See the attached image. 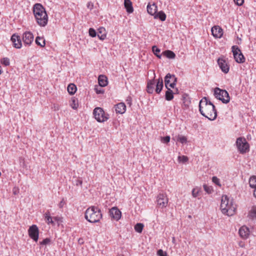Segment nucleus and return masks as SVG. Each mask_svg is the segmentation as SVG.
Instances as JSON below:
<instances>
[{"label": "nucleus", "instance_id": "1", "mask_svg": "<svg viewBox=\"0 0 256 256\" xmlns=\"http://www.w3.org/2000/svg\"><path fill=\"white\" fill-rule=\"evenodd\" d=\"M199 111L204 116L210 120H214L217 116V112L214 105L207 98L204 97L199 102Z\"/></svg>", "mask_w": 256, "mask_h": 256}, {"label": "nucleus", "instance_id": "2", "mask_svg": "<svg viewBox=\"0 0 256 256\" xmlns=\"http://www.w3.org/2000/svg\"><path fill=\"white\" fill-rule=\"evenodd\" d=\"M33 13L38 24L45 26L48 22V16L44 8L41 4L37 3L33 6Z\"/></svg>", "mask_w": 256, "mask_h": 256}, {"label": "nucleus", "instance_id": "3", "mask_svg": "<svg viewBox=\"0 0 256 256\" xmlns=\"http://www.w3.org/2000/svg\"><path fill=\"white\" fill-rule=\"evenodd\" d=\"M220 208L224 214L232 216L236 212V206L232 198L230 199L226 195H224L222 197Z\"/></svg>", "mask_w": 256, "mask_h": 256}, {"label": "nucleus", "instance_id": "4", "mask_svg": "<svg viewBox=\"0 0 256 256\" xmlns=\"http://www.w3.org/2000/svg\"><path fill=\"white\" fill-rule=\"evenodd\" d=\"M102 217V211L98 206H91L88 208L84 212L86 220L91 223L99 222Z\"/></svg>", "mask_w": 256, "mask_h": 256}, {"label": "nucleus", "instance_id": "5", "mask_svg": "<svg viewBox=\"0 0 256 256\" xmlns=\"http://www.w3.org/2000/svg\"><path fill=\"white\" fill-rule=\"evenodd\" d=\"M163 86L164 84L162 78H160L158 80L154 78L149 80L147 82V92L152 94L155 90L158 94L161 92Z\"/></svg>", "mask_w": 256, "mask_h": 256}, {"label": "nucleus", "instance_id": "6", "mask_svg": "<svg viewBox=\"0 0 256 256\" xmlns=\"http://www.w3.org/2000/svg\"><path fill=\"white\" fill-rule=\"evenodd\" d=\"M236 145L238 152L241 154H244L250 150L249 144L244 138H238L236 139Z\"/></svg>", "mask_w": 256, "mask_h": 256}, {"label": "nucleus", "instance_id": "7", "mask_svg": "<svg viewBox=\"0 0 256 256\" xmlns=\"http://www.w3.org/2000/svg\"><path fill=\"white\" fill-rule=\"evenodd\" d=\"M93 114L95 119L99 122H104L109 118V114L100 107H96L94 110Z\"/></svg>", "mask_w": 256, "mask_h": 256}, {"label": "nucleus", "instance_id": "8", "mask_svg": "<svg viewBox=\"0 0 256 256\" xmlns=\"http://www.w3.org/2000/svg\"><path fill=\"white\" fill-rule=\"evenodd\" d=\"M214 96L218 100H221L224 104H228L230 100L228 92L224 90L216 88L214 90Z\"/></svg>", "mask_w": 256, "mask_h": 256}, {"label": "nucleus", "instance_id": "9", "mask_svg": "<svg viewBox=\"0 0 256 256\" xmlns=\"http://www.w3.org/2000/svg\"><path fill=\"white\" fill-rule=\"evenodd\" d=\"M232 49L235 60L240 64L244 62L245 58L239 48L236 46H233Z\"/></svg>", "mask_w": 256, "mask_h": 256}, {"label": "nucleus", "instance_id": "10", "mask_svg": "<svg viewBox=\"0 0 256 256\" xmlns=\"http://www.w3.org/2000/svg\"><path fill=\"white\" fill-rule=\"evenodd\" d=\"M176 82L177 78L174 74H171L168 73L164 77L165 86L166 88L170 87L174 88L176 85Z\"/></svg>", "mask_w": 256, "mask_h": 256}, {"label": "nucleus", "instance_id": "11", "mask_svg": "<svg viewBox=\"0 0 256 256\" xmlns=\"http://www.w3.org/2000/svg\"><path fill=\"white\" fill-rule=\"evenodd\" d=\"M157 205L159 208H166L168 204V199L166 194H160L157 196Z\"/></svg>", "mask_w": 256, "mask_h": 256}, {"label": "nucleus", "instance_id": "12", "mask_svg": "<svg viewBox=\"0 0 256 256\" xmlns=\"http://www.w3.org/2000/svg\"><path fill=\"white\" fill-rule=\"evenodd\" d=\"M29 236L34 242H38L39 236V230L36 224H33L28 230Z\"/></svg>", "mask_w": 256, "mask_h": 256}, {"label": "nucleus", "instance_id": "13", "mask_svg": "<svg viewBox=\"0 0 256 256\" xmlns=\"http://www.w3.org/2000/svg\"><path fill=\"white\" fill-rule=\"evenodd\" d=\"M218 64L222 71L224 74L229 72L230 66L226 60L224 58H220L218 60Z\"/></svg>", "mask_w": 256, "mask_h": 256}, {"label": "nucleus", "instance_id": "14", "mask_svg": "<svg viewBox=\"0 0 256 256\" xmlns=\"http://www.w3.org/2000/svg\"><path fill=\"white\" fill-rule=\"evenodd\" d=\"M22 40L26 46H29L34 40V35L30 32H26L22 34Z\"/></svg>", "mask_w": 256, "mask_h": 256}, {"label": "nucleus", "instance_id": "15", "mask_svg": "<svg viewBox=\"0 0 256 256\" xmlns=\"http://www.w3.org/2000/svg\"><path fill=\"white\" fill-rule=\"evenodd\" d=\"M109 214L112 219L116 221L118 220L122 216L121 212L116 207H113L110 209Z\"/></svg>", "mask_w": 256, "mask_h": 256}, {"label": "nucleus", "instance_id": "16", "mask_svg": "<svg viewBox=\"0 0 256 256\" xmlns=\"http://www.w3.org/2000/svg\"><path fill=\"white\" fill-rule=\"evenodd\" d=\"M10 40L12 42L13 46L16 48H22V43L21 38L18 34H13L11 36Z\"/></svg>", "mask_w": 256, "mask_h": 256}, {"label": "nucleus", "instance_id": "17", "mask_svg": "<svg viewBox=\"0 0 256 256\" xmlns=\"http://www.w3.org/2000/svg\"><path fill=\"white\" fill-rule=\"evenodd\" d=\"M211 31L212 35L216 38H220L223 34V30L218 26H213Z\"/></svg>", "mask_w": 256, "mask_h": 256}, {"label": "nucleus", "instance_id": "18", "mask_svg": "<svg viewBox=\"0 0 256 256\" xmlns=\"http://www.w3.org/2000/svg\"><path fill=\"white\" fill-rule=\"evenodd\" d=\"M182 100V108L184 110L188 109L191 104L190 98L188 95L186 94H183Z\"/></svg>", "mask_w": 256, "mask_h": 256}, {"label": "nucleus", "instance_id": "19", "mask_svg": "<svg viewBox=\"0 0 256 256\" xmlns=\"http://www.w3.org/2000/svg\"><path fill=\"white\" fill-rule=\"evenodd\" d=\"M238 233L242 238L246 239L250 234L249 228L246 226H242L240 228Z\"/></svg>", "mask_w": 256, "mask_h": 256}, {"label": "nucleus", "instance_id": "20", "mask_svg": "<svg viewBox=\"0 0 256 256\" xmlns=\"http://www.w3.org/2000/svg\"><path fill=\"white\" fill-rule=\"evenodd\" d=\"M115 110L116 114H123L126 112V106L124 102H120L115 106Z\"/></svg>", "mask_w": 256, "mask_h": 256}, {"label": "nucleus", "instance_id": "21", "mask_svg": "<svg viewBox=\"0 0 256 256\" xmlns=\"http://www.w3.org/2000/svg\"><path fill=\"white\" fill-rule=\"evenodd\" d=\"M158 6L155 3L152 4H148L147 6L148 12L152 16H154L157 12Z\"/></svg>", "mask_w": 256, "mask_h": 256}, {"label": "nucleus", "instance_id": "22", "mask_svg": "<svg viewBox=\"0 0 256 256\" xmlns=\"http://www.w3.org/2000/svg\"><path fill=\"white\" fill-rule=\"evenodd\" d=\"M124 6L128 13L130 14L133 12L134 8L132 6V2L130 0H124Z\"/></svg>", "mask_w": 256, "mask_h": 256}, {"label": "nucleus", "instance_id": "23", "mask_svg": "<svg viewBox=\"0 0 256 256\" xmlns=\"http://www.w3.org/2000/svg\"><path fill=\"white\" fill-rule=\"evenodd\" d=\"M98 82L100 86H106L108 84L107 78L104 75H100L98 78Z\"/></svg>", "mask_w": 256, "mask_h": 256}, {"label": "nucleus", "instance_id": "24", "mask_svg": "<svg viewBox=\"0 0 256 256\" xmlns=\"http://www.w3.org/2000/svg\"><path fill=\"white\" fill-rule=\"evenodd\" d=\"M98 38L101 40H104L106 38V29L104 27H100L98 29L97 32Z\"/></svg>", "mask_w": 256, "mask_h": 256}, {"label": "nucleus", "instance_id": "25", "mask_svg": "<svg viewBox=\"0 0 256 256\" xmlns=\"http://www.w3.org/2000/svg\"><path fill=\"white\" fill-rule=\"evenodd\" d=\"M153 16H154V18H158L162 22L166 20V14L162 10H160L158 12H156Z\"/></svg>", "mask_w": 256, "mask_h": 256}, {"label": "nucleus", "instance_id": "26", "mask_svg": "<svg viewBox=\"0 0 256 256\" xmlns=\"http://www.w3.org/2000/svg\"><path fill=\"white\" fill-rule=\"evenodd\" d=\"M166 88L167 90L166 92L165 98L166 100L170 101L173 99L174 92L169 87H168Z\"/></svg>", "mask_w": 256, "mask_h": 256}, {"label": "nucleus", "instance_id": "27", "mask_svg": "<svg viewBox=\"0 0 256 256\" xmlns=\"http://www.w3.org/2000/svg\"><path fill=\"white\" fill-rule=\"evenodd\" d=\"M172 139H174L176 140L178 142H179L182 144H186L188 142L187 138L186 136L178 134L177 136H176L174 138H172Z\"/></svg>", "mask_w": 256, "mask_h": 256}, {"label": "nucleus", "instance_id": "28", "mask_svg": "<svg viewBox=\"0 0 256 256\" xmlns=\"http://www.w3.org/2000/svg\"><path fill=\"white\" fill-rule=\"evenodd\" d=\"M68 92L70 94L72 95L75 94L76 91V86L74 84H70L68 86Z\"/></svg>", "mask_w": 256, "mask_h": 256}, {"label": "nucleus", "instance_id": "29", "mask_svg": "<svg viewBox=\"0 0 256 256\" xmlns=\"http://www.w3.org/2000/svg\"><path fill=\"white\" fill-rule=\"evenodd\" d=\"M163 54L168 58H174L176 57V54L172 50H166L163 52Z\"/></svg>", "mask_w": 256, "mask_h": 256}, {"label": "nucleus", "instance_id": "30", "mask_svg": "<svg viewBox=\"0 0 256 256\" xmlns=\"http://www.w3.org/2000/svg\"><path fill=\"white\" fill-rule=\"evenodd\" d=\"M250 186L252 188H256V176H252L249 179Z\"/></svg>", "mask_w": 256, "mask_h": 256}, {"label": "nucleus", "instance_id": "31", "mask_svg": "<svg viewBox=\"0 0 256 256\" xmlns=\"http://www.w3.org/2000/svg\"><path fill=\"white\" fill-rule=\"evenodd\" d=\"M36 43L37 45L44 47L45 46V40L40 36H37L36 38Z\"/></svg>", "mask_w": 256, "mask_h": 256}, {"label": "nucleus", "instance_id": "32", "mask_svg": "<svg viewBox=\"0 0 256 256\" xmlns=\"http://www.w3.org/2000/svg\"><path fill=\"white\" fill-rule=\"evenodd\" d=\"M152 50L154 54L159 58L162 57V54H160V50L156 46H154L152 47Z\"/></svg>", "mask_w": 256, "mask_h": 256}, {"label": "nucleus", "instance_id": "33", "mask_svg": "<svg viewBox=\"0 0 256 256\" xmlns=\"http://www.w3.org/2000/svg\"><path fill=\"white\" fill-rule=\"evenodd\" d=\"M44 218H45L46 222L48 224H54V222L52 220V218L51 217V216H50V214L49 212H46L44 214Z\"/></svg>", "mask_w": 256, "mask_h": 256}, {"label": "nucleus", "instance_id": "34", "mask_svg": "<svg viewBox=\"0 0 256 256\" xmlns=\"http://www.w3.org/2000/svg\"><path fill=\"white\" fill-rule=\"evenodd\" d=\"M201 192V188L199 187H196L192 190V196L194 198H196Z\"/></svg>", "mask_w": 256, "mask_h": 256}, {"label": "nucleus", "instance_id": "35", "mask_svg": "<svg viewBox=\"0 0 256 256\" xmlns=\"http://www.w3.org/2000/svg\"><path fill=\"white\" fill-rule=\"evenodd\" d=\"M144 224L142 223H138L134 226L135 230L138 232L141 233L144 228Z\"/></svg>", "mask_w": 256, "mask_h": 256}, {"label": "nucleus", "instance_id": "36", "mask_svg": "<svg viewBox=\"0 0 256 256\" xmlns=\"http://www.w3.org/2000/svg\"><path fill=\"white\" fill-rule=\"evenodd\" d=\"M70 106L74 110H77L78 106V100L77 98H73L72 100V103L70 104Z\"/></svg>", "mask_w": 256, "mask_h": 256}, {"label": "nucleus", "instance_id": "37", "mask_svg": "<svg viewBox=\"0 0 256 256\" xmlns=\"http://www.w3.org/2000/svg\"><path fill=\"white\" fill-rule=\"evenodd\" d=\"M203 188L206 192L208 194H211L213 192V188L212 186H209L206 184H204L203 185Z\"/></svg>", "mask_w": 256, "mask_h": 256}, {"label": "nucleus", "instance_id": "38", "mask_svg": "<svg viewBox=\"0 0 256 256\" xmlns=\"http://www.w3.org/2000/svg\"><path fill=\"white\" fill-rule=\"evenodd\" d=\"M248 215L250 218H256V208H253L250 212Z\"/></svg>", "mask_w": 256, "mask_h": 256}, {"label": "nucleus", "instance_id": "39", "mask_svg": "<svg viewBox=\"0 0 256 256\" xmlns=\"http://www.w3.org/2000/svg\"><path fill=\"white\" fill-rule=\"evenodd\" d=\"M1 63L5 66H8L10 64V59L8 58H4L1 60Z\"/></svg>", "mask_w": 256, "mask_h": 256}, {"label": "nucleus", "instance_id": "40", "mask_svg": "<svg viewBox=\"0 0 256 256\" xmlns=\"http://www.w3.org/2000/svg\"><path fill=\"white\" fill-rule=\"evenodd\" d=\"M51 242V240L50 238H46L42 241L40 242V244L41 246L50 244Z\"/></svg>", "mask_w": 256, "mask_h": 256}, {"label": "nucleus", "instance_id": "41", "mask_svg": "<svg viewBox=\"0 0 256 256\" xmlns=\"http://www.w3.org/2000/svg\"><path fill=\"white\" fill-rule=\"evenodd\" d=\"M89 34L90 36L94 38L97 35V32L93 28H90L88 30Z\"/></svg>", "mask_w": 256, "mask_h": 256}, {"label": "nucleus", "instance_id": "42", "mask_svg": "<svg viewBox=\"0 0 256 256\" xmlns=\"http://www.w3.org/2000/svg\"><path fill=\"white\" fill-rule=\"evenodd\" d=\"M178 159L180 162H182L183 163L186 162L188 160V157L185 156H179L178 157Z\"/></svg>", "mask_w": 256, "mask_h": 256}, {"label": "nucleus", "instance_id": "43", "mask_svg": "<svg viewBox=\"0 0 256 256\" xmlns=\"http://www.w3.org/2000/svg\"><path fill=\"white\" fill-rule=\"evenodd\" d=\"M212 181L216 185L220 186H221V184H220V179L218 178L217 177L213 176L212 178Z\"/></svg>", "mask_w": 256, "mask_h": 256}, {"label": "nucleus", "instance_id": "44", "mask_svg": "<svg viewBox=\"0 0 256 256\" xmlns=\"http://www.w3.org/2000/svg\"><path fill=\"white\" fill-rule=\"evenodd\" d=\"M170 136H166L162 138L161 141L163 143H168L170 141Z\"/></svg>", "mask_w": 256, "mask_h": 256}, {"label": "nucleus", "instance_id": "45", "mask_svg": "<svg viewBox=\"0 0 256 256\" xmlns=\"http://www.w3.org/2000/svg\"><path fill=\"white\" fill-rule=\"evenodd\" d=\"M157 254L158 256H167V254L166 252L163 251L162 250H158L157 252Z\"/></svg>", "mask_w": 256, "mask_h": 256}, {"label": "nucleus", "instance_id": "46", "mask_svg": "<svg viewBox=\"0 0 256 256\" xmlns=\"http://www.w3.org/2000/svg\"><path fill=\"white\" fill-rule=\"evenodd\" d=\"M234 2L238 6H240L244 4V0H234Z\"/></svg>", "mask_w": 256, "mask_h": 256}, {"label": "nucleus", "instance_id": "47", "mask_svg": "<svg viewBox=\"0 0 256 256\" xmlns=\"http://www.w3.org/2000/svg\"><path fill=\"white\" fill-rule=\"evenodd\" d=\"M76 186H82V180L80 179H76Z\"/></svg>", "mask_w": 256, "mask_h": 256}, {"label": "nucleus", "instance_id": "48", "mask_svg": "<svg viewBox=\"0 0 256 256\" xmlns=\"http://www.w3.org/2000/svg\"><path fill=\"white\" fill-rule=\"evenodd\" d=\"M95 90L98 94H102L104 92V90L101 88L98 89V88H95Z\"/></svg>", "mask_w": 256, "mask_h": 256}, {"label": "nucleus", "instance_id": "49", "mask_svg": "<svg viewBox=\"0 0 256 256\" xmlns=\"http://www.w3.org/2000/svg\"><path fill=\"white\" fill-rule=\"evenodd\" d=\"M84 242L83 238H80L78 240V243L80 245L83 244H84Z\"/></svg>", "mask_w": 256, "mask_h": 256}, {"label": "nucleus", "instance_id": "50", "mask_svg": "<svg viewBox=\"0 0 256 256\" xmlns=\"http://www.w3.org/2000/svg\"><path fill=\"white\" fill-rule=\"evenodd\" d=\"M64 199H62V200H61L58 204V206L60 207V208H62L64 206Z\"/></svg>", "mask_w": 256, "mask_h": 256}, {"label": "nucleus", "instance_id": "51", "mask_svg": "<svg viewBox=\"0 0 256 256\" xmlns=\"http://www.w3.org/2000/svg\"><path fill=\"white\" fill-rule=\"evenodd\" d=\"M126 102H128V104H130V106L131 105L132 103V98L130 97H128L126 99Z\"/></svg>", "mask_w": 256, "mask_h": 256}, {"label": "nucleus", "instance_id": "52", "mask_svg": "<svg viewBox=\"0 0 256 256\" xmlns=\"http://www.w3.org/2000/svg\"><path fill=\"white\" fill-rule=\"evenodd\" d=\"M254 189V196L256 198V188Z\"/></svg>", "mask_w": 256, "mask_h": 256}, {"label": "nucleus", "instance_id": "53", "mask_svg": "<svg viewBox=\"0 0 256 256\" xmlns=\"http://www.w3.org/2000/svg\"><path fill=\"white\" fill-rule=\"evenodd\" d=\"M173 92H174V94H177L178 92V90L177 88H176L175 90H174Z\"/></svg>", "mask_w": 256, "mask_h": 256}, {"label": "nucleus", "instance_id": "54", "mask_svg": "<svg viewBox=\"0 0 256 256\" xmlns=\"http://www.w3.org/2000/svg\"><path fill=\"white\" fill-rule=\"evenodd\" d=\"M90 2H88V5H87V6H88V8H89V7H90Z\"/></svg>", "mask_w": 256, "mask_h": 256}, {"label": "nucleus", "instance_id": "55", "mask_svg": "<svg viewBox=\"0 0 256 256\" xmlns=\"http://www.w3.org/2000/svg\"><path fill=\"white\" fill-rule=\"evenodd\" d=\"M14 194H17V192H16V191H14Z\"/></svg>", "mask_w": 256, "mask_h": 256}]
</instances>
